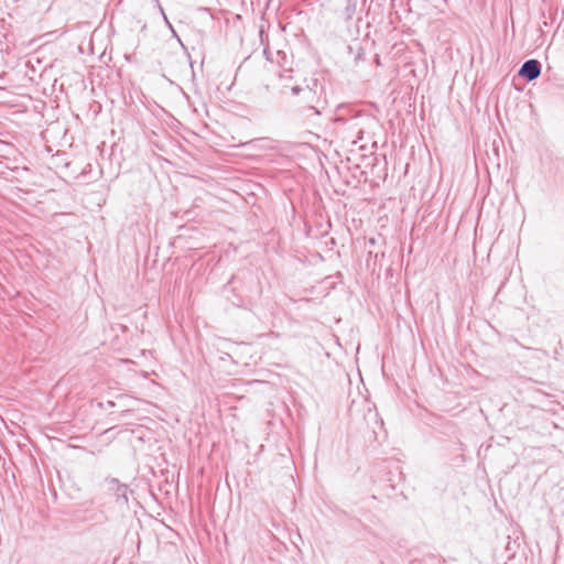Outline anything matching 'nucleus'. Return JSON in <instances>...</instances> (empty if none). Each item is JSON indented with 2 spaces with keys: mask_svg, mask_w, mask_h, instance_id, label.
<instances>
[{
  "mask_svg": "<svg viewBox=\"0 0 564 564\" xmlns=\"http://www.w3.org/2000/svg\"><path fill=\"white\" fill-rule=\"evenodd\" d=\"M292 94L300 97L299 106L303 112L313 111L314 115L319 116L322 110L325 109L326 99L323 98L324 88L317 79L313 80L312 86H294Z\"/></svg>",
  "mask_w": 564,
  "mask_h": 564,
  "instance_id": "obj_1",
  "label": "nucleus"
},
{
  "mask_svg": "<svg viewBox=\"0 0 564 564\" xmlns=\"http://www.w3.org/2000/svg\"><path fill=\"white\" fill-rule=\"evenodd\" d=\"M541 63L538 59L531 58L521 65L518 75L528 82H532L539 78L541 75Z\"/></svg>",
  "mask_w": 564,
  "mask_h": 564,
  "instance_id": "obj_2",
  "label": "nucleus"
},
{
  "mask_svg": "<svg viewBox=\"0 0 564 564\" xmlns=\"http://www.w3.org/2000/svg\"><path fill=\"white\" fill-rule=\"evenodd\" d=\"M336 122L348 123L349 129L357 130V139L362 140L364 133H365V129H364L365 123L372 122V120L367 117H364V116H355L350 120H346L343 117H338L336 119Z\"/></svg>",
  "mask_w": 564,
  "mask_h": 564,
  "instance_id": "obj_3",
  "label": "nucleus"
},
{
  "mask_svg": "<svg viewBox=\"0 0 564 564\" xmlns=\"http://www.w3.org/2000/svg\"><path fill=\"white\" fill-rule=\"evenodd\" d=\"M109 485V490L113 491L117 500H122L124 503H128V486L121 484L117 478L106 479Z\"/></svg>",
  "mask_w": 564,
  "mask_h": 564,
  "instance_id": "obj_4",
  "label": "nucleus"
},
{
  "mask_svg": "<svg viewBox=\"0 0 564 564\" xmlns=\"http://www.w3.org/2000/svg\"><path fill=\"white\" fill-rule=\"evenodd\" d=\"M364 59H365V50L361 46H359L357 54L355 55V62L358 63Z\"/></svg>",
  "mask_w": 564,
  "mask_h": 564,
  "instance_id": "obj_5",
  "label": "nucleus"
},
{
  "mask_svg": "<svg viewBox=\"0 0 564 564\" xmlns=\"http://www.w3.org/2000/svg\"><path fill=\"white\" fill-rule=\"evenodd\" d=\"M368 415H369V416L371 415V416H373V417L376 419V417L378 416V413H377V412H373V413H372V412L369 410Z\"/></svg>",
  "mask_w": 564,
  "mask_h": 564,
  "instance_id": "obj_6",
  "label": "nucleus"
},
{
  "mask_svg": "<svg viewBox=\"0 0 564 564\" xmlns=\"http://www.w3.org/2000/svg\"><path fill=\"white\" fill-rule=\"evenodd\" d=\"M108 404H109L110 406H115V402H113V401H108Z\"/></svg>",
  "mask_w": 564,
  "mask_h": 564,
  "instance_id": "obj_7",
  "label": "nucleus"
},
{
  "mask_svg": "<svg viewBox=\"0 0 564 564\" xmlns=\"http://www.w3.org/2000/svg\"><path fill=\"white\" fill-rule=\"evenodd\" d=\"M369 242H370L371 245H375V239H373V238H371V239L369 240Z\"/></svg>",
  "mask_w": 564,
  "mask_h": 564,
  "instance_id": "obj_8",
  "label": "nucleus"
}]
</instances>
